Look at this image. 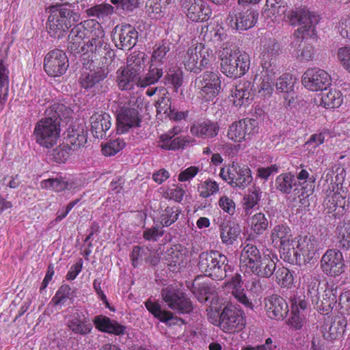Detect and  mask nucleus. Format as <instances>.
<instances>
[{"label": "nucleus", "instance_id": "f257e3e1", "mask_svg": "<svg viewBox=\"0 0 350 350\" xmlns=\"http://www.w3.org/2000/svg\"><path fill=\"white\" fill-rule=\"evenodd\" d=\"M70 111L60 103H54L46 109V117L39 120L35 126L33 136L36 142L44 148H52L59 137L60 120L68 117Z\"/></svg>", "mask_w": 350, "mask_h": 350}, {"label": "nucleus", "instance_id": "f03ea898", "mask_svg": "<svg viewBox=\"0 0 350 350\" xmlns=\"http://www.w3.org/2000/svg\"><path fill=\"white\" fill-rule=\"evenodd\" d=\"M220 68L222 73L230 78L243 76L250 68L249 55L240 51L232 43H226L219 51Z\"/></svg>", "mask_w": 350, "mask_h": 350}, {"label": "nucleus", "instance_id": "7ed1b4c3", "mask_svg": "<svg viewBox=\"0 0 350 350\" xmlns=\"http://www.w3.org/2000/svg\"><path fill=\"white\" fill-rule=\"evenodd\" d=\"M116 116L117 129L121 133L141 126L142 118L138 109L142 105L141 98L136 96H122L116 102Z\"/></svg>", "mask_w": 350, "mask_h": 350}, {"label": "nucleus", "instance_id": "20e7f679", "mask_svg": "<svg viewBox=\"0 0 350 350\" xmlns=\"http://www.w3.org/2000/svg\"><path fill=\"white\" fill-rule=\"evenodd\" d=\"M198 269L204 275L214 280L221 281L232 272V266L228 257L218 250L203 252L198 256Z\"/></svg>", "mask_w": 350, "mask_h": 350}, {"label": "nucleus", "instance_id": "39448f33", "mask_svg": "<svg viewBox=\"0 0 350 350\" xmlns=\"http://www.w3.org/2000/svg\"><path fill=\"white\" fill-rule=\"evenodd\" d=\"M289 23L292 25H300L293 34L295 41L292 42L294 46L302 42L305 33L310 36L315 34V26L319 23L320 17L313 12H310L305 7H299L289 11L287 14Z\"/></svg>", "mask_w": 350, "mask_h": 350}, {"label": "nucleus", "instance_id": "423d86ee", "mask_svg": "<svg viewBox=\"0 0 350 350\" xmlns=\"http://www.w3.org/2000/svg\"><path fill=\"white\" fill-rule=\"evenodd\" d=\"M92 38L85 44H83V54L91 53L92 62L93 58L97 59L98 57H102L105 59V62H102V65H108L111 64L115 57V53L110 49L109 44L105 38V32L97 24V28L91 31Z\"/></svg>", "mask_w": 350, "mask_h": 350}, {"label": "nucleus", "instance_id": "0eeeda50", "mask_svg": "<svg viewBox=\"0 0 350 350\" xmlns=\"http://www.w3.org/2000/svg\"><path fill=\"white\" fill-rule=\"evenodd\" d=\"M219 176L232 187L242 190L250 185L253 180L250 167L247 165L239 164L234 161L222 167Z\"/></svg>", "mask_w": 350, "mask_h": 350}, {"label": "nucleus", "instance_id": "6e6552de", "mask_svg": "<svg viewBox=\"0 0 350 350\" xmlns=\"http://www.w3.org/2000/svg\"><path fill=\"white\" fill-rule=\"evenodd\" d=\"M273 245L278 247L284 260L294 263L297 252L292 239L291 230L286 224L275 225L270 236Z\"/></svg>", "mask_w": 350, "mask_h": 350}, {"label": "nucleus", "instance_id": "1a4fd4ad", "mask_svg": "<svg viewBox=\"0 0 350 350\" xmlns=\"http://www.w3.org/2000/svg\"><path fill=\"white\" fill-rule=\"evenodd\" d=\"M213 57V51L202 44L191 46L182 57L185 68L194 73H199L207 68Z\"/></svg>", "mask_w": 350, "mask_h": 350}, {"label": "nucleus", "instance_id": "9d476101", "mask_svg": "<svg viewBox=\"0 0 350 350\" xmlns=\"http://www.w3.org/2000/svg\"><path fill=\"white\" fill-rule=\"evenodd\" d=\"M161 296L169 308L179 314H190L193 304L188 295L182 290L167 286L161 291Z\"/></svg>", "mask_w": 350, "mask_h": 350}, {"label": "nucleus", "instance_id": "9b49d317", "mask_svg": "<svg viewBox=\"0 0 350 350\" xmlns=\"http://www.w3.org/2000/svg\"><path fill=\"white\" fill-rule=\"evenodd\" d=\"M219 328L226 333H233L241 330L246 321L244 312L232 304L224 307L220 312Z\"/></svg>", "mask_w": 350, "mask_h": 350}, {"label": "nucleus", "instance_id": "f8f14e48", "mask_svg": "<svg viewBox=\"0 0 350 350\" xmlns=\"http://www.w3.org/2000/svg\"><path fill=\"white\" fill-rule=\"evenodd\" d=\"M196 88L200 96L205 101L212 100L221 90V80L217 73L206 71L196 79Z\"/></svg>", "mask_w": 350, "mask_h": 350}, {"label": "nucleus", "instance_id": "ddd939ff", "mask_svg": "<svg viewBox=\"0 0 350 350\" xmlns=\"http://www.w3.org/2000/svg\"><path fill=\"white\" fill-rule=\"evenodd\" d=\"M313 280L314 282L308 286V294L310 295L312 303L319 305L321 301L319 307L325 311L333 308L337 303L338 294L340 295V290L334 284H327L323 291V299L320 300L318 292L320 281L316 278Z\"/></svg>", "mask_w": 350, "mask_h": 350}, {"label": "nucleus", "instance_id": "4468645a", "mask_svg": "<svg viewBox=\"0 0 350 350\" xmlns=\"http://www.w3.org/2000/svg\"><path fill=\"white\" fill-rule=\"evenodd\" d=\"M68 66V59L66 53L59 49L50 51L44 59V71L50 77L62 76L66 72Z\"/></svg>", "mask_w": 350, "mask_h": 350}, {"label": "nucleus", "instance_id": "2eb2a0df", "mask_svg": "<svg viewBox=\"0 0 350 350\" xmlns=\"http://www.w3.org/2000/svg\"><path fill=\"white\" fill-rule=\"evenodd\" d=\"M258 15V11L253 9L244 11L233 9L227 18L228 25L237 31L247 30L256 25Z\"/></svg>", "mask_w": 350, "mask_h": 350}, {"label": "nucleus", "instance_id": "dca6fc26", "mask_svg": "<svg viewBox=\"0 0 350 350\" xmlns=\"http://www.w3.org/2000/svg\"><path fill=\"white\" fill-rule=\"evenodd\" d=\"M321 268L328 276L340 275L345 269V261L342 252L337 249H329L322 256Z\"/></svg>", "mask_w": 350, "mask_h": 350}, {"label": "nucleus", "instance_id": "f3484780", "mask_svg": "<svg viewBox=\"0 0 350 350\" xmlns=\"http://www.w3.org/2000/svg\"><path fill=\"white\" fill-rule=\"evenodd\" d=\"M331 77L324 70L314 68L308 69L303 75L302 83L314 92L327 90L331 85Z\"/></svg>", "mask_w": 350, "mask_h": 350}, {"label": "nucleus", "instance_id": "a211bd4d", "mask_svg": "<svg viewBox=\"0 0 350 350\" xmlns=\"http://www.w3.org/2000/svg\"><path fill=\"white\" fill-rule=\"evenodd\" d=\"M319 241L313 235L299 237L295 252L296 259L294 262L301 264V261L308 263L315 258L318 250Z\"/></svg>", "mask_w": 350, "mask_h": 350}, {"label": "nucleus", "instance_id": "6ab92c4d", "mask_svg": "<svg viewBox=\"0 0 350 350\" xmlns=\"http://www.w3.org/2000/svg\"><path fill=\"white\" fill-rule=\"evenodd\" d=\"M93 21H84L74 26L68 36V50L75 55L83 53V39L91 33L89 28Z\"/></svg>", "mask_w": 350, "mask_h": 350}, {"label": "nucleus", "instance_id": "aec40b11", "mask_svg": "<svg viewBox=\"0 0 350 350\" xmlns=\"http://www.w3.org/2000/svg\"><path fill=\"white\" fill-rule=\"evenodd\" d=\"M139 33L130 24L118 25L114 28L116 46L122 50H130L137 42Z\"/></svg>", "mask_w": 350, "mask_h": 350}, {"label": "nucleus", "instance_id": "412c9836", "mask_svg": "<svg viewBox=\"0 0 350 350\" xmlns=\"http://www.w3.org/2000/svg\"><path fill=\"white\" fill-rule=\"evenodd\" d=\"M181 6L193 22L206 21L212 14L211 9L202 0H182Z\"/></svg>", "mask_w": 350, "mask_h": 350}, {"label": "nucleus", "instance_id": "4be33fe9", "mask_svg": "<svg viewBox=\"0 0 350 350\" xmlns=\"http://www.w3.org/2000/svg\"><path fill=\"white\" fill-rule=\"evenodd\" d=\"M265 307L269 318L282 321L288 313L286 301L280 295L273 294L265 298Z\"/></svg>", "mask_w": 350, "mask_h": 350}, {"label": "nucleus", "instance_id": "5701e85b", "mask_svg": "<svg viewBox=\"0 0 350 350\" xmlns=\"http://www.w3.org/2000/svg\"><path fill=\"white\" fill-rule=\"evenodd\" d=\"M109 72V70L105 65L97 67L93 70L88 71L86 69L81 72L79 78V84L85 90L95 88L107 78Z\"/></svg>", "mask_w": 350, "mask_h": 350}, {"label": "nucleus", "instance_id": "b1692460", "mask_svg": "<svg viewBox=\"0 0 350 350\" xmlns=\"http://www.w3.org/2000/svg\"><path fill=\"white\" fill-rule=\"evenodd\" d=\"M66 4H55L51 5L48 8L50 15H55L59 21L64 25L65 27L70 28L72 26L76 25L80 19V15L73 10L67 8Z\"/></svg>", "mask_w": 350, "mask_h": 350}, {"label": "nucleus", "instance_id": "393cba45", "mask_svg": "<svg viewBox=\"0 0 350 350\" xmlns=\"http://www.w3.org/2000/svg\"><path fill=\"white\" fill-rule=\"evenodd\" d=\"M220 127L217 122L209 119L200 120L191 126V133L203 139H212L216 137L219 131Z\"/></svg>", "mask_w": 350, "mask_h": 350}, {"label": "nucleus", "instance_id": "a878e982", "mask_svg": "<svg viewBox=\"0 0 350 350\" xmlns=\"http://www.w3.org/2000/svg\"><path fill=\"white\" fill-rule=\"evenodd\" d=\"M111 118L107 113H95L90 117L91 131L93 136L98 139L107 137V131L111 126Z\"/></svg>", "mask_w": 350, "mask_h": 350}, {"label": "nucleus", "instance_id": "bb28decb", "mask_svg": "<svg viewBox=\"0 0 350 350\" xmlns=\"http://www.w3.org/2000/svg\"><path fill=\"white\" fill-rule=\"evenodd\" d=\"M203 33L204 41L215 48L220 47L222 49L224 44L230 43L226 41L228 35L226 30L219 25L214 27L204 26L202 27L201 34Z\"/></svg>", "mask_w": 350, "mask_h": 350}, {"label": "nucleus", "instance_id": "cd10ccee", "mask_svg": "<svg viewBox=\"0 0 350 350\" xmlns=\"http://www.w3.org/2000/svg\"><path fill=\"white\" fill-rule=\"evenodd\" d=\"M96 329L102 332H106L116 336H122L127 334V327L119 323L117 321L109 317L98 315L93 320Z\"/></svg>", "mask_w": 350, "mask_h": 350}, {"label": "nucleus", "instance_id": "c85d7f7f", "mask_svg": "<svg viewBox=\"0 0 350 350\" xmlns=\"http://www.w3.org/2000/svg\"><path fill=\"white\" fill-rule=\"evenodd\" d=\"M297 178L299 180V186L301 187L299 189L296 187L293 191L295 193H301L298 196L299 198V202L303 205L306 206V203H308L307 198L311 196L314 191V176H309V173L307 170L302 169L297 174Z\"/></svg>", "mask_w": 350, "mask_h": 350}, {"label": "nucleus", "instance_id": "c756f323", "mask_svg": "<svg viewBox=\"0 0 350 350\" xmlns=\"http://www.w3.org/2000/svg\"><path fill=\"white\" fill-rule=\"evenodd\" d=\"M253 84L246 80L241 81L232 90L233 103L237 107L248 105L252 100Z\"/></svg>", "mask_w": 350, "mask_h": 350}, {"label": "nucleus", "instance_id": "7c9ffc66", "mask_svg": "<svg viewBox=\"0 0 350 350\" xmlns=\"http://www.w3.org/2000/svg\"><path fill=\"white\" fill-rule=\"evenodd\" d=\"M280 51V44L275 39H270L264 46L262 53V68L279 70L277 56Z\"/></svg>", "mask_w": 350, "mask_h": 350}, {"label": "nucleus", "instance_id": "2f4dec72", "mask_svg": "<svg viewBox=\"0 0 350 350\" xmlns=\"http://www.w3.org/2000/svg\"><path fill=\"white\" fill-rule=\"evenodd\" d=\"M219 227L221 243L227 246L233 245L241 233V226L230 221L221 222Z\"/></svg>", "mask_w": 350, "mask_h": 350}, {"label": "nucleus", "instance_id": "473e14b6", "mask_svg": "<svg viewBox=\"0 0 350 350\" xmlns=\"http://www.w3.org/2000/svg\"><path fill=\"white\" fill-rule=\"evenodd\" d=\"M68 328L75 334L86 335L92 331V326L82 312H74L68 321Z\"/></svg>", "mask_w": 350, "mask_h": 350}, {"label": "nucleus", "instance_id": "72a5a7b5", "mask_svg": "<svg viewBox=\"0 0 350 350\" xmlns=\"http://www.w3.org/2000/svg\"><path fill=\"white\" fill-rule=\"evenodd\" d=\"M280 73L279 70L262 68L261 72L262 82L258 86V94L261 97L270 96L273 91L275 79Z\"/></svg>", "mask_w": 350, "mask_h": 350}, {"label": "nucleus", "instance_id": "f704fd0d", "mask_svg": "<svg viewBox=\"0 0 350 350\" xmlns=\"http://www.w3.org/2000/svg\"><path fill=\"white\" fill-rule=\"evenodd\" d=\"M145 306L147 310L161 322L169 324L170 325L176 324L178 321L185 323L183 319L175 317L172 312L162 310L159 303L147 301L145 303Z\"/></svg>", "mask_w": 350, "mask_h": 350}, {"label": "nucleus", "instance_id": "c9c22d12", "mask_svg": "<svg viewBox=\"0 0 350 350\" xmlns=\"http://www.w3.org/2000/svg\"><path fill=\"white\" fill-rule=\"evenodd\" d=\"M140 81L126 66L116 72V82L121 90H131L135 85L140 86Z\"/></svg>", "mask_w": 350, "mask_h": 350}, {"label": "nucleus", "instance_id": "e433bc0d", "mask_svg": "<svg viewBox=\"0 0 350 350\" xmlns=\"http://www.w3.org/2000/svg\"><path fill=\"white\" fill-rule=\"evenodd\" d=\"M261 253L256 245L252 243H247L241 250L240 262L243 267L247 270L250 267H254L256 262L260 260Z\"/></svg>", "mask_w": 350, "mask_h": 350}, {"label": "nucleus", "instance_id": "4c0bfd02", "mask_svg": "<svg viewBox=\"0 0 350 350\" xmlns=\"http://www.w3.org/2000/svg\"><path fill=\"white\" fill-rule=\"evenodd\" d=\"M256 263L254 267H250L247 271L261 278H270L276 268L275 262L266 256H263Z\"/></svg>", "mask_w": 350, "mask_h": 350}, {"label": "nucleus", "instance_id": "58836bf2", "mask_svg": "<svg viewBox=\"0 0 350 350\" xmlns=\"http://www.w3.org/2000/svg\"><path fill=\"white\" fill-rule=\"evenodd\" d=\"M345 204V198L337 192L328 195L324 201V206L327 213H332L335 217L343 213Z\"/></svg>", "mask_w": 350, "mask_h": 350}, {"label": "nucleus", "instance_id": "ea45409f", "mask_svg": "<svg viewBox=\"0 0 350 350\" xmlns=\"http://www.w3.org/2000/svg\"><path fill=\"white\" fill-rule=\"evenodd\" d=\"M9 83L8 66L4 64L3 59H0V111L4 108L8 100Z\"/></svg>", "mask_w": 350, "mask_h": 350}, {"label": "nucleus", "instance_id": "a19ab883", "mask_svg": "<svg viewBox=\"0 0 350 350\" xmlns=\"http://www.w3.org/2000/svg\"><path fill=\"white\" fill-rule=\"evenodd\" d=\"M165 258L167 261L170 269L176 271L181 266H183L185 254L179 250L178 246L174 245L165 252Z\"/></svg>", "mask_w": 350, "mask_h": 350}, {"label": "nucleus", "instance_id": "79ce46f5", "mask_svg": "<svg viewBox=\"0 0 350 350\" xmlns=\"http://www.w3.org/2000/svg\"><path fill=\"white\" fill-rule=\"evenodd\" d=\"M287 6L283 0H267L264 8L263 14L267 17L274 16L275 18H280L286 16Z\"/></svg>", "mask_w": 350, "mask_h": 350}, {"label": "nucleus", "instance_id": "37998d69", "mask_svg": "<svg viewBox=\"0 0 350 350\" xmlns=\"http://www.w3.org/2000/svg\"><path fill=\"white\" fill-rule=\"evenodd\" d=\"M66 140L74 150L85 146L87 142V135L83 127L78 126L75 129L70 126L67 131Z\"/></svg>", "mask_w": 350, "mask_h": 350}, {"label": "nucleus", "instance_id": "c03bdc74", "mask_svg": "<svg viewBox=\"0 0 350 350\" xmlns=\"http://www.w3.org/2000/svg\"><path fill=\"white\" fill-rule=\"evenodd\" d=\"M170 42L165 40L155 44L150 62L159 66H165V64L167 61V54L170 50Z\"/></svg>", "mask_w": 350, "mask_h": 350}, {"label": "nucleus", "instance_id": "a18cd8bd", "mask_svg": "<svg viewBox=\"0 0 350 350\" xmlns=\"http://www.w3.org/2000/svg\"><path fill=\"white\" fill-rule=\"evenodd\" d=\"M165 67L150 62L148 72L141 79L140 87L144 88L157 83L163 75Z\"/></svg>", "mask_w": 350, "mask_h": 350}, {"label": "nucleus", "instance_id": "49530a36", "mask_svg": "<svg viewBox=\"0 0 350 350\" xmlns=\"http://www.w3.org/2000/svg\"><path fill=\"white\" fill-rule=\"evenodd\" d=\"M145 54L142 52L131 54L127 60L126 67L132 71L139 80L142 78V72L146 66Z\"/></svg>", "mask_w": 350, "mask_h": 350}, {"label": "nucleus", "instance_id": "de8ad7c7", "mask_svg": "<svg viewBox=\"0 0 350 350\" xmlns=\"http://www.w3.org/2000/svg\"><path fill=\"white\" fill-rule=\"evenodd\" d=\"M347 321L345 319H338L333 321L327 328L324 327L323 337L327 340H334L342 336L345 331Z\"/></svg>", "mask_w": 350, "mask_h": 350}, {"label": "nucleus", "instance_id": "09e8293b", "mask_svg": "<svg viewBox=\"0 0 350 350\" xmlns=\"http://www.w3.org/2000/svg\"><path fill=\"white\" fill-rule=\"evenodd\" d=\"M342 100V95L339 90L330 89L328 92L322 94L320 105L327 109H334L339 107Z\"/></svg>", "mask_w": 350, "mask_h": 350}, {"label": "nucleus", "instance_id": "8fccbe9b", "mask_svg": "<svg viewBox=\"0 0 350 350\" xmlns=\"http://www.w3.org/2000/svg\"><path fill=\"white\" fill-rule=\"evenodd\" d=\"M55 16L49 14L46 23V29L51 37L59 39L66 35L68 28L65 27L64 25L59 21V19L57 18V16L55 17Z\"/></svg>", "mask_w": 350, "mask_h": 350}, {"label": "nucleus", "instance_id": "3c124183", "mask_svg": "<svg viewBox=\"0 0 350 350\" xmlns=\"http://www.w3.org/2000/svg\"><path fill=\"white\" fill-rule=\"evenodd\" d=\"M159 147L164 150H178L183 148L189 141L185 137L171 138L170 134H163L160 137Z\"/></svg>", "mask_w": 350, "mask_h": 350}, {"label": "nucleus", "instance_id": "603ef678", "mask_svg": "<svg viewBox=\"0 0 350 350\" xmlns=\"http://www.w3.org/2000/svg\"><path fill=\"white\" fill-rule=\"evenodd\" d=\"M42 188L52 189L56 192L70 189L72 188V183L69 182L66 178L57 177L49 178L41 182Z\"/></svg>", "mask_w": 350, "mask_h": 350}, {"label": "nucleus", "instance_id": "864d4df0", "mask_svg": "<svg viewBox=\"0 0 350 350\" xmlns=\"http://www.w3.org/2000/svg\"><path fill=\"white\" fill-rule=\"evenodd\" d=\"M293 186H297L295 176L291 173H284L279 175L275 180V187L282 193H289Z\"/></svg>", "mask_w": 350, "mask_h": 350}, {"label": "nucleus", "instance_id": "5fc2aeb1", "mask_svg": "<svg viewBox=\"0 0 350 350\" xmlns=\"http://www.w3.org/2000/svg\"><path fill=\"white\" fill-rule=\"evenodd\" d=\"M86 12L89 16L104 19L114 12V8L109 3H101L91 7L86 10Z\"/></svg>", "mask_w": 350, "mask_h": 350}, {"label": "nucleus", "instance_id": "6e6d98bb", "mask_svg": "<svg viewBox=\"0 0 350 350\" xmlns=\"http://www.w3.org/2000/svg\"><path fill=\"white\" fill-rule=\"evenodd\" d=\"M260 189L257 187H254L252 189H249V193L243 198V208L247 215L251 214L252 209L258 204L261 198Z\"/></svg>", "mask_w": 350, "mask_h": 350}, {"label": "nucleus", "instance_id": "4d7b16f0", "mask_svg": "<svg viewBox=\"0 0 350 350\" xmlns=\"http://www.w3.org/2000/svg\"><path fill=\"white\" fill-rule=\"evenodd\" d=\"M146 7L147 13L151 18L160 19L166 12V7L162 4L161 0H148Z\"/></svg>", "mask_w": 350, "mask_h": 350}, {"label": "nucleus", "instance_id": "13d9d810", "mask_svg": "<svg viewBox=\"0 0 350 350\" xmlns=\"http://www.w3.org/2000/svg\"><path fill=\"white\" fill-rule=\"evenodd\" d=\"M337 231L336 246L341 250H348L350 249V225L338 226Z\"/></svg>", "mask_w": 350, "mask_h": 350}, {"label": "nucleus", "instance_id": "bf43d9fd", "mask_svg": "<svg viewBox=\"0 0 350 350\" xmlns=\"http://www.w3.org/2000/svg\"><path fill=\"white\" fill-rule=\"evenodd\" d=\"M292 312L295 311H305L308 308V302L306 300L304 292L301 290H297L290 297Z\"/></svg>", "mask_w": 350, "mask_h": 350}, {"label": "nucleus", "instance_id": "052dcab7", "mask_svg": "<svg viewBox=\"0 0 350 350\" xmlns=\"http://www.w3.org/2000/svg\"><path fill=\"white\" fill-rule=\"evenodd\" d=\"M243 124H245V122H243L242 120L232 123L229 126L227 133L228 137L235 142L245 141L243 132Z\"/></svg>", "mask_w": 350, "mask_h": 350}, {"label": "nucleus", "instance_id": "680f3d73", "mask_svg": "<svg viewBox=\"0 0 350 350\" xmlns=\"http://www.w3.org/2000/svg\"><path fill=\"white\" fill-rule=\"evenodd\" d=\"M274 272L275 281L282 287H286L293 284V274L287 268L281 267L275 269Z\"/></svg>", "mask_w": 350, "mask_h": 350}, {"label": "nucleus", "instance_id": "e2e57ef3", "mask_svg": "<svg viewBox=\"0 0 350 350\" xmlns=\"http://www.w3.org/2000/svg\"><path fill=\"white\" fill-rule=\"evenodd\" d=\"M180 211L176 206L166 207L161 215V226L167 227L172 225L178 219Z\"/></svg>", "mask_w": 350, "mask_h": 350}, {"label": "nucleus", "instance_id": "0e129e2a", "mask_svg": "<svg viewBox=\"0 0 350 350\" xmlns=\"http://www.w3.org/2000/svg\"><path fill=\"white\" fill-rule=\"evenodd\" d=\"M165 85H171L177 92L180 87L182 86L183 82V72L178 69L176 70L170 71L165 76L164 79Z\"/></svg>", "mask_w": 350, "mask_h": 350}, {"label": "nucleus", "instance_id": "69168bd1", "mask_svg": "<svg viewBox=\"0 0 350 350\" xmlns=\"http://www.w3.org/2000/svg\"><path fill=\"white\" fill-rule=\"evenodd\" d=\"M268 226L269 221L264 213H258L252 217V228L256 234H262Z\"/></svg>", "mask_w": 350, "mask_h": 350}, {"label": "nucleus", "instance_id": "338daca9", "mask_svg": "<svg viewBox=\"0 0 350 350\" xmlns=\"http://www.w3.org/2000/svg\"><path fill=\"white\" fill-rule=\"evenodd\" d=\"M294 81L292 77L289 75H283L280 77L275 83V87L278 91L285 92L286 94L290 93L293 91V88Z\"/></svg>", "mask_w": 350, "mask_h": 350}, {"label": "nucleus", "instance_id": "774afa93", "mask_svg": "<svg viewBox=\"0 0 350 350\" xmlns=\"http://www.w3.org/2000/svg\"><path fill=\"white\" fill-rule=\"evenodd\" d=\"M72 294V292L68 285H62L59 288L51 301L53 302L54 306L64 304L66 299L71 297Z\"/></svg>", "mask_w": 350, "mask_h": 350}]
</instances>
